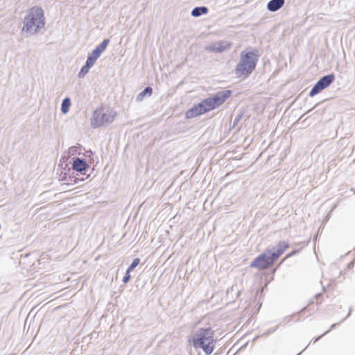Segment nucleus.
<instances>
[{
  "mask_svg": "<svg viewBox=\"0 0 355 355\" xmlns=\"http://www.w3.org/2000/svg\"><path fill=\"white\" fill-rule=\"evenodd\" d=\"M258 60L257 51H243L235 72L239 78H246L254 70Z\"/></svg>",
  "mask_w": 355,
  "mask_h": 355,
  "instance_id": "20e7f679",
  "label": "nucleus"
},
{
  "mask_svg": "<svg viewBox=\"0 0 355 355\" xmlns=\"http://www.w3.org/2000/svg\"><path fill=\"white\" fill-rule=\"evenodd\" d=\"M130 270H127L126 273L123 278V282L124 283H127L130 280Z\"/></svg>",
  "mask_w": 355,
  "mask_h": 355,
  "instance_id": "f3484780",
  "label": "nucleus"
},
{
  "mask_svg": "<svg viewBox=\"0 0 355 355\" xmlns=\"http://www.w3.org/2000/svg\"><path fill=\"white\" fill-rule=\"evenodd\" d=\"M72 167L76 171L83 172L87 168V164L83 159L76 158L73 160Z\"/></svg>",
  "mask_w": 355,
  "mask_h": 355,
  "instance_id": "6e6552de",
  "label": "nucleus"
},
{
  "mask_svg": "<svg viewBox=\"0 0 355 355\" xmlns=\"http://www.w3.org/2000/svg\"><path fill=\"white\" fill-rule=\"evenodd\" d=\"M116 116V112L109 107H100L94 111L92 125L97 128L112 123Z\"/></svg>",
  "mask_w": 355,
  "mask_h": 355,
  "instance_id": "423d86ee",
  "label": "nucleus"
},
{
  "mask_svg": "<svg viewBox=\"0 0 355 355\" xmlns=\"http://www.w3.org/2000/svg\"><path fill=\"white\" fill-rule=\"evenodd\" d=\"M101 53L96 48L92 51V55H90L92 58H94L96 60L100 56Z\"/></svg>",
  "mask_w": 355,
  "mask_h": 355,
  "instance_id": "dca6fc26",
  "label": "nucleus"
},
{
  "mask_svg": "<svg viewBox=\"0 0 355 355\" xmlns=\"http://www.w3.org/2000/svg\"><path fill=\"white\" fill-rule=\"evenodd\" d=\"M334 78L335 77L334 74H329L322 77L312 88L309 96H314L320 92L322 90L327 87L334 80Z\"/></svg>",
  "mask_w": 355,
  "mask_h": 355,
  "instance_id": "0eeeda50",
  "label": "nucleus"
},
{
  "mask_svg": "<svg viewBox=\"0 0 355 355\" xmlns=\"http://www.w3.org/2000/svg\"><path fill=\"white\" fill-rule=\"evenodd\" d=\"M292 254H293V253H291V254H288V255L287 256V257H291V256Z\"/></svg>",
  "mask_w": 355,
  "mask_h": 355,
  "instance_id": "6ab92c4d",
  "label": "nucleus"
},
{
  "mask_svg": "<svg viewBox=\"0 0 355 355\" xmlns=\"http://www.w3.org/2000/svg\"><path fill=\"white\" fill-rule=\"evenodd\" d=\"M214 331L210 328H200L189 338V342L196 349H201L207 355L211 354L216 347Z\"/></svg>",
  "mask_w": 355,
  "mask_h": 355,
  "instance_id": "f03ea898",
  "label": "nucleus"
},
{
  "mask_svg": "<svg viewBox=\"0 0 355 355\" xmlns=\"http://www.w3.org/2000/svg\"><path fill=\"white\" fill-rule=\"evenodd\" d=\"M207 12L208 9L206 7H196L192 10L191 15L193 17H198L202 14L207 13Z\"/></svg>",
  "mask_w": 355,
  "mask_h": 355,
  "instance_id": "9d476101",
  "label": "nucleus"
},
{
  "mask_svg": "<svg viewBox=\"0 0 355 355\" xmlns=\"http://www.w3.org/2000/svg\"><path fill=\"white\" fill-rule=\"evenodd\" d=\"M44 25V12L38 7L32 8L25 17L23 31L35 33Z\"/></svg>",
  "mask_w": 355,
  "mask_h": 355,
  "instance_id": "39448f33",
  "label": "nucleus"
},
{
  "mask_svg": "<svg viewBox=\"0 0 355 355\" xmlns=\"http://www.w3.org/2000/svg\"><path fill=\"white\" fill-rule=\"evenodd\" d=\"M140 259L139 258H135L131 265L129 266L128 270L132 271L137 265L139 263Z\"/></svg>",
  "mask_w": 355,
  "mask_h": 355,
  "instance_id": "2eb2a0df",
  "label": "nucleus"
},
{
  "mask_svg": "<svg viewBox=\"0 0 355 355\" xmlns=\"http://www.w3.org/2000/svg\"><path fill=\"white\" fill-rule=\"evenodd\" d=\"M288 248L289 244L288 242L280 241L274 248V252L270 255H268L266 253L260 254L251 263L250 266L259 270L268 268Z\"/></svg>",
  "mask_w": 355,
  "mask_h": 355,
  "instance_id": "7ed1b4c3",
  "label": "nucleus"
},
{
  "mask_svg": "<svg viewBox=\"0 0 355 355\" xmlns=\"http://www.w3.org/2000/svg\"><path fill=\"white\" fill-rule=\"evenodd\" d=\"M284 3V0H271L268 3L267 8L271 12H275L281 8Z\"/></svg>",
  "mask_w": 355,
  "mask_h": 355,
  "instance_id": "1a4fd4ad",
  "label": "nucleus"
},
{
  "mask_svg": "<svg viewBox=\"0 0 355 355\" xmlns=\"http://www.w3.org/2000/svg\"><path fill=\"white\" fill-rule=\"evenodd\" d=\"M108 43H109V40H107V39L104 40L102 42V43L96 47V49H98V51L101 53H102L106 49Z\"/></svg>",
  "mask_w": 355,
  "mask_h": 355,
  "instance_id": "ddd939ff",
  "label": "nucleus"
},
{
  "mask_svg": "<svg viewBox=\"0 0 355 355\" xmlns=\"http://www.w3.org/2000/svg\"><path fill=\"white\" fill-rule=\"evenodd\" d=\"M95 62H96V60L94 58H92L91 56H89L86 61L85 68H90L92 66L94 65Z\"/></svg>",
  "mask_w": 355,
  "mask_h": 355,
  "instance_id": "4468645a",
  "label": "nucleus"
},
{
  "mask_svg": "<svg viewBox=\"0 0 355 355\" xmlns=\"http://www.w3.org/2000/svg\"><path fill=\"white\" fill-rule=\"evenodd\" d=\"M230 90H223L213 96L207 98L193 106L185 113L187 119H192L202 115L222 105L231 96Z\"/></svg>",
  "mask_w": 355,
  "mask_h": 355,
  "instance_id": "f257e3e1",
  "label": "nucleus"
},
{
  "mask_svg": "<svg viewBox=\"0 0 355 355\" xmlns=\"http://www.w3.org/2000/svg\"><path fill=\"white\" fill-rule=\"evenodd\" d=\"M89 69V68H85V66H83V67H82L81 70H80V74H82L83 76H84L85 74H86V73L88 72Z\"/></svg>",
  "mask_w": 355,
  "mask_h": 355,
  "instance_id": "a211bd4d",
  "label": "nucleus"
},
{
  "mask_svg": "<svg viewBox=\"0 0 355 355\" xmlns=\"http://www.w3.org/2000/svg\"><path fill=\"white\" fill-rule=\"evenodd\" d=\"M152 92H153L152 88L150 87H148L138 95L137 98L139 101H141L146 94H148V96H150L152 94Z\"/></svg>",
  "mask_w": 355,
  "mask_h": 355,
  "instance_id": "f8f14e48",
  "label": "nucleus"
},
{
  "mask_svg": "<svg viewBox=\"0 0 355 355\" xmlns=\"http://www.w3.org/2000/svg\"><path fill=\"white\" fill-rule=\"evenodd\" d=\"M70 105H71V102H70L69 98H64L63 100L62 104V112L64 114H66L69 111Z\"/></svg>",
  "mask_w": 355,
  "mask_h": 355,
  "instance_id": "9b49d317",
  "label": "nucleus"
}]
</instances>
